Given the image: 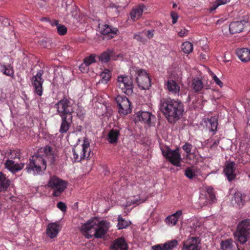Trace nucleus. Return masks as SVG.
<instances>
[{
    "label": "nucleus",
    "mask_w": 250,
    "mask_h": 250,
    "mask_svg": "<svg viewBox=\"0 0 250 250\" xmlns=\"http://www.w3.org/2000/svg\"><path fill=\"white\" fill-rule=\"evenodd\" d=\"M110 227L109 222L105 220H100L95 217L82 224L80 230L86 238L93 237L102 238L105 235Z\"/></svg>",
    "instance_id": "f257e3e1"
},
{
    "label": "nucleus",
    "mask_w": 250,
    "mask_h": 250,
    "mask_svg": "<svg viewBox=\"0 0 250 250\" xmlns=\"http://www.w3.org/2000/svg\"><path fill=\"white\" fill-rule=\"evenodd\" d=\"M160 110L169 122L178 120L184 112V105L178 100L162 99L160 101Z\"/></svg>",
    "instance_id": "f03ea898"
},
{
    "label": "nucleus",
    "mask_w": 250,
    "mask_h": 250,
    "mask_svg": "<svg viewBox=\"0 0 250 250\" xmlns=\"http://www.w3.org/2000/svg\"><path fill=\"white\" fill-rule=\"evenodd\" d=\"M46 168V162L42 157L40 155L34 156L30 159L26 167L28 173L33 175H40L43 173Z\"/></svg>",
    "instance_id": "7ed1b4c3"
},
{
    "label": "nucleus",
    "mask_w": 250,
    "mask_h": 250,
    "mask_svg": "<svg viewBox=\"0 0 250 250\" xmlns=\"http://www.w3.org/2000/svg\"><path fill=\"white\" fill-rule=\"evenodd\" d=\"M90 151L89 141L87 138H85L82 145H77L73 149L74 161L80 162L82 159L88 158Z\"/></svg>",
    "instance_id": "20e7f679"
},
{
    "label": "nucleus",
    "mask_w": 250,
    "mask_h": 250,
    "mask_svg": "<svg viewBox=\"0 0 250 250\" xmlns=\"http://www.w3.org/2000/svg\"><path fill=\"white\" fill-rule=\"evenodd\" d=\"M160 148L163 156L166 160L174 166H181L182 158L179 148L172 150L167 146H161Z\"/></svg>",
    "instance_id": "39448f33"
},
{
    "label": "nucleus",
    "mask_w": 250,
    "mask_h": 250,
    "mask_svg": "<svg viewBox=\"0 0 250 250\" xmlns=\"http://www.w3.org/2000/svg\"><path fill=\"white\" fill-rule=\"evenodd\" d=\"M117 87L127 95H131L133 92V80L129 76L120 75L117 79Z\"/></svg>",
    "instance_id": "423d86ee"
},
{
    "label": "nucleus",
    "mask_w": 250,
    "mask_h": 250,
    "mask_svg": "<svg viewBox=\"0 0 250 250\" xmlns=\"http://www.w3.org/2000/svg\"><path fill=\"white\" fill-rule=\"evenodd\" d=\"M57 111L61 117H70L74 112V109L77 106L71 103L67 99H62L59 101L55 105Z\"/></svg>",
    "instance_id": "0eeeda50"
},
{
    "label": "nucleus",
    "mask_w": 250,
    "mask_h": 250,
    "mask_svg": "<svg viewBox=\"0 0 250 250\" xmlns=\"http://www.w3.org/2000/svg\"><path fill=\"white\" fill-rule=\"evenodd\" d=\"M47 186L53 189L54 196H59L66 188L67 183L56 176H52L50 177Z\"/></svg>",
    "instance_id": "6e6552de"
},
{
    "label": "nucleus",
    "mask_w": 250,
    "mask_h": 250,
    "mask_svg": "<svg viewBox=\"0 0 250 250\" xmlns=\"http://www.w3.org/2000/svg\"><path fill=\"white\" fill-rule=\"evenodd\" d=\"M135 71L137 74L136 81L139 87L143 89H148L151 85L148 74L144 69L135 68Z\"/></svg>",
    "instance_id": "1a4fd4ad"
},
{
    "label": "nucleus",
    "mask_w": 250,
    "mask_h": 250,
    "mask_svg": "<svg viewBox=\"0 0 250 250\" xmlns=\"http://www.w3.org/2000/svg\"><path fill=\"white\" fill-rule=\"evenodd\" d=\"M115 99L120 114L125 115L131 112V103L126 97L118 95Z\"/></svg>",
    "instance_id": "9d476101"
},
{
    "label": "nucleus",
    "mask_w": 250,
    "mask_h": 250,
    "mask_svg": "<svg viewBox=\"0 0 250 250\" xmlns=\"http://www.w3.org/2000/svg\"><path fill=\"white\" fill-rule=\"evenodd\" d=\"M201 241L197 237L188 238L183 243L182 250H201Z\"/></svg>",
    "instance_id": "9b49d317"
},
{
    "label": "nucleus",
    "mask_w": 250,
    "mask_h": 250,
    "mask_svg": "<svg viewBox=\"0 0 250 250\" xmlns=\"http://www.w3.org/2000/svg\"><path fill=\"white\" fill-rule=\"evenodd\" d=\"M43 74V71L40 70L37 74L33 77L32 83L35 87V91L39 96H41L42 93V83L44 80L42 76Z\"/></svg>",
    "instance_id": "f8f14e48"
},
{
    "label": "nucleus",
    "mask_w": 250,
    "mask_h": 250,
    "mask_svg": "<svg viewBox=\"0 0 250 250\" xmlns=\"http://www.w3.org/2000/svg\"><path fill=\"white\" fill-rule=\"evenodd\" d=\"M178 245L176 240L168 241L163 244H159L152 246V250H172Z\"/></svg>",
    "instance_id": "ddd939ff"
},
{
    "label": "nucleus",
    "mask_w": 250,
    "mask_h": 250,
    "mask_svg": "<svg viewBox=\"0 0 250 250\" xmlns=\"http://www.w3.org/2000/svg\"><path fill=\"white\" fill-rule=\"evenodd\" d=\"M100 32L103 35H107L109 38H112L116 36L119 33L116 28H111L107 24L99 25Z\"/></svg>",
    "instance_id": "4468645a"
},
{
    "label": "nucleus",
    "mask_w": 250,
    "mask_h": 250,
    "mask_svg": "<svg viewBox=\"0 0 250 250\" xmlns=\"http://www.w3.org/2000/svg\"><path fill=\"white\" fill-rule=\"evenodd\" d=\"M249 24V23L245 21H234L231 22L229 26L230 33L236 34L243 31L245 27Z\"/></svg>",
    "instance_id": "2eb2a0df"
},
{
    "label": "nucleus",
    "mask_w": 250,
    "mask_h": 250,
    "mask_svg": "<svg viewBox=\"0 0 250 250\" xmlns=\"http://www.w3.org/2000/svg\"><path fill=\"white\" fill-rule=\"evenodd\" d=\"M165 88L169 93L174 96L180 95V87L179 84L173 80H168L165 84Z\"/></svg>",
    "instance_id": "dca6fc26"
},
{
    "label": "nucleus",
    "mask_w": 250,
    "mask_h": 250,
    "mask_svg": "<svg viewBox=\"0 0 250 250\" xmlns=\"http://www.w3.org/2000/svg\"><path fill=\"white\" fill-rule=\"evenodd\" d=\"M61 230V227L57 223H51L48 225L46 229V234L50 238H54L57 236Z\"/></svg>",
    "instance_id": "f3484780"
},
{
    "label": "nucleus",
    "mask_w": 250,
    "mask_h": 250,
    "mask_svg": "<svg viewBox=\"0 0 250 250\" xmlns=\"http://www.w3.org/2000/svg\"><path fill=\"white\" fill-rule=\"evenodd\" d=\"M224 173L229 181L233 180L236 176V167L234 162H229L226 165Z\"/></svg>",
    "instance_id": "a211bd4d"
},
{
    "label": "nucleus",
    "mask_w": 250,
    "mask_h": 250,
    "mask_svg": "<svg viewBox=\"0 0 250 250\" xmlns=\"http://www.w3.org/2000/svg\"><path fill=\"white\" fill-rule=\"evenodd\" d=\"M154 116L149 112L139 111L136 113V121H141L147 124L151 123V121Z\"/></svg>",
    "instance_id": "6ab92c4d"
},
{
    "label": "nucleus",
    "mask_w": 250,
    "mask_h": 250,
    "mask_svg": "<svg viewBox=\"0 0 250 250\" xmlns=\"http://www.w3.org/2000/svg\"><path fill=\"white\" fill-rule=\"evenodd\" d=\"M145 6L143 4L139 5L134 7L130 13V16L133 21L139 19L144 12Z\"/></svg>",
    "instance_id": "aec40b11"
},
{
    "label": "nucleus",
    "mask_w": 250,
    "mask_h": 250,
    "mask_svg": "<svg viewBox=\"0 0 250 250\" xmlns=\"http://www.w3.org/2000/svg\"><path fill=\"white\" fill-rule=\"evenodd\" d=\"M5 167L11 172L14 173L22 169L24 163L18 164L12 160H7L5 163Z\"/></svg>",
    "instance_id": "412c9836"
},
{
    "label": "nucleus",
    "mask_w": 250,
    "mask_h": 250,
    "mask_svg": "<svg viewBox=\"0 0 250 250\" xmlns=\"http://www.w3.org/2000/svg\"><path fill=\"white\" fill-rule=\"evenodd\" d=\"M246 196L241 192H236L231 199V204L233 206L241 208L245 203Z\"/></svg>",
    "instance_id": "4be33fe9"
},
{
    "label": "nucleus",
    "mask_w": 250,
    "mask_h": 250,
    "mask_svg": "<svg viewBox=\"0 0 250 250\" xmlns=\"http://www.w3.org/2000/svg\"><path fill=\"white\" fill-rule=\"evenodd\" d=\"M182 214V211L179 210L172 214L167 216L165 219L167 225L170 227L175 226Z\"/></svg>",
    "instance_id": "5701e85b"
},
{
    "label": "nucleus",
    "mask_w": 250,
    "mask_h": 250,
    "mask_svg": "<svg viewBox=\"0 0 250 250\" xmlns=\"http://www.w3.org/2000/svg\"><path fill=\"white\" fill-rule=\"evenodd\" d=\"M41 152H43L42 157L44 158L45 161H48L50 163L54 162L55 160L54 154L51 149V148L49 146H45L40 149Z\"/></svg>",
    "instance_id": "b1692460"
},
{
    "label": "nucleus",
    "mask_w": 250,
    "mask_h": 250,
    "mask_svg": "<svg viewBox=\"0 0 250 250\" xmlns=\"http://www.w3.org/2000/svg\"><path fill=\"white\" fill-rule=\"evenodd\" d=\"M127 245L125 239L120 238L114 241L110 246V250H127Z\"/></svg>",
    "instance_id": "393cba45"
},
{
    "label": "nucleus",
    "mask_w": 250,
    "mask_h": 250,
    "mask_svg": "<svg viewBox=\"0 0 250 250\" xmlns=\"http://www.w3.org/2000/svg\"><path fill=\"white\" fill-rule=\"evenodd\" d=\"M236 55L242 62H246L250 61V50L247 48L237 49Z\"/></svg>",
    "instance_id": "a878e982"
},
{
    "label": "nucleus",
    "mask_w": 250,
    "mask_h": 250,
    "mask_svg": "<svg viewBox=\"0 0 250 250\" xmlns=\"http://www.w3.org/2000/svg\"><path fill=\"white\" fill-rule=\"evenodd\" d=\"M62 123L60 126V132L62 133H66L69 129L72 120V116L70 117H61Z\"/></svg>",
    "instance_id": "bb28decb"
},
{
    "label": "nucleus",
    "mask_w": 250,
    "mask_h": 250,
    "mask_svg": "<svg viewBox=\"0 0 250 250\" xmlns=\"http://www.w3.org/2000/svg\"><path fill=\"white\" fill-rule=\"evenodd\" d=\"M215 196L213 194L208 190V193L206 195L201 194L199 197V200L201 204L203 205H207L214 202Z\"/></svg>",
    "instance_id": "cd10ccee"
},
{
    "label": "nucleus",
    "mask_w": 250,
    "mask_h": 250,
    "mask_svg": "<svg viewBox=\"0 0 250 250\" xmlns=\"http://www.w3.org/2000/svg\"><path fill=\"white\" fill-rule=\"evenodd\" d=\"M10 184V180L6 175L0 172V192L5 191Z\"/></svg>",
    "instance_id": "c85d7f7f"
},
{
    "label": "nucleus",
    "mask_w": 250,
    "mask_h": 250,
    "mask_svg": "<svg viewBox=\"0 0 250 250\" xmlns=\"http://www.w3.org/2000/svg\"><path fill=\"white\" fill-rule=\"evenodd\" d=\"M249 234L250 233L237 230L234 233V236L236 241H239L240 243L244 244L247 242Z\"/></svg>",
    "instance_id": "c756f323"
},
{
    "label": "nucleus",
    "mask_w": 250,
    "mask_h": 250,
    "mask_svg": "<svg viewBox=\"0 0 250 250\" xmlns=\"http://www.w3.org/2000/svg\"><path fill=\"white\" fill-rule=\"evenodd\" d=\"M147 199V197L143 195L135 196L132 198L129 199L127 203L129 205H138L145 202Z\"/></svg>",
    "instance_id": "7c9ffc66"
},
{
    "label": "nucleus",
    "mask_w": 250,
    "mask_h": 250,
    "mask_svg": "<svg viewBox=\"0 0 250 250\" xmlns=\"http://www.w3.org/2000/svg\"><path fill=\"white\" fill-rule=\"evenodd\" d=\"M119 136V131L117 129H111L108 133V140L110 144L117 142Z\"/></svg>",
    "instance_id": "2f4dec72"
},
{
    "label": "nucleus",
    "mask_w": 250,
    "mask_h": 250,
    "mask_svg": "<svg viewBox=\"0 0 250 250\" xmlns=\"http://www.w3.org/2000/svg\"><path fill=\"white\" fill-rule=\"evenodd\" d=\"M238 230L243 232L250 233V219H247L242 221L238 225Z\"/></svg>",
    "instance_id": "473e14b6"
},
{
    "label": "nucleus",
    "mask_w": 250,
    "mask_h": 250,
    "mask_svg": "<svg viewBox=\"0 0 250 250\" xmlns=\"http://www.w3.org/2000/svg\"><path fill=\"white\" fill-rule=\"evenodd\" d=\"M0 66L1 71L3 74L8 76H13L14 75V70L11 65L0 64Z\"/></svg>",
    "instance_id": "72a5a7b5"
},
{
    "label": "nucleus",
    "mask_w": 250,
    "mask_h": 250,
    "mask_svg": "<svg viewBox=\"0 0 250 250\" xmlns=\"http://www.w3.org/2000/svg\"><path fill=\"white\" fill-rule=\"evenodd\" d=\"M220 247L222 250H232L233 242L231 239L222 241L220 243Z\"/></svg>",
    "instance_id": "f704fd0d"
},
{
    "label": "nucleus",
    "mask_w": 250,
    "mask_h": 250,
    "mask_svg": "<svg viewBox=\"0 0 250 250\" xmlns=\"http://www.w3.org/2000/svg\"><path fill=\"white\" fill-rule=\"evenodd\" d=\"M111 76L110 71L107 69H105L100 74L101 79L99 83H106L110 80Z\"/></svg>",
    "instance_id": "c9c22d12"
},
{
    "label": "nucleus",
    "mask_w": 250,
    "mask_h": 250,
    "mask_svg": "<svg viewBox=\"0 0 250 250\" xmlns=\"http://www.w3.org/2000/svg\"><path fill=\"white\" fill-rule=\"evenodd\" d=\"M191 86L195 92L201 91L203 88V83L202 81L198 78L194 79L192 81Z\"/></svg>",
    "instance_id": "e433bc0d"
},
{
    "label": "nucleus",
    "mask_w": 250,
    "mask_h": 250,
    "mask_svg": "<svg viewBox=\"0 0 250 250\" xmlns=\"http://www.w3.org/2000/svg\"><path fill=\"white\" fill-rule=\"evenodd\" d=\"M118 221L117 227L119 229L126 228L129 226L131 223L130 221L124 219L121 215H119L118 217Z\"/></svg>",
    "instance_id": "4c0bfd02"
},
{
    "label": "nucleus",
    "mask_w": 250,
    "mask_h": 250,
    "mask_svg": "<svg viewBox=\"0 0 250 250\" xmlns=\"http://www.w3.org/2000/svg\"><path fill=\"white\" fill-rule=\"evenodd\" d=\"M182 50L186 54H189L193 50V44L189 42H185L181 45Z\"/></svg>",
    "instance_id": "58836bf2"
},
{
    "label": "nucleus",
    "mask_w": 250,
    "mask_h": 250,
    "mask_svg": "<svg viewBox=\"0 0 250 250\" xmlns=\"http://www.w3.org/2000/svg\"><path fill=\"white\" fill-rule=\"evenodd\" d=\"M112 54V51L108 50L103 53L99 57V60L102 62H108L110 58L111 57V54Z\"/></svg>",
    "instance_id": "ea45409f"
},
{
    "label": "nucleus",
    "mask_w": 250,
    "mask_h": 250,
    "mask_svg": "<svg viewBox=\"0 0 250 250\" xmlns=\"http://www.w3.org/2000/svg\"><path fill=\"white\" fill-rule=\"evenodd\" d=\"M209 126L210 127V130L214 131L216 130L218 126L217 119L215 117H212L208 120Z\"/></svg>",
    "instance_id": "a19ab883"
},
{
    "label": "nucleus",
    "mask_w": 250,
    "mask_h": 250,
    "mask_svg": "<svg viewBox=\"0 0 250 250\" xmlns=\"http://www.w3.org/2000/svg\"><path fill=\"white\" fill-rule=\"evenodd\" d=\"M177 33L178 37L183 38L189 34V30L185 27H181L177 30Z\"/></svg>",
    "instance_id": "79ce46f5"
},
{
    "label": "nucleus",
    "mask_w": 250,
    "mask_h": 250,
    "mask_svg": "<svg viewBox=\"0 0 250 250\" xmlns=\"http://www.w3.org/2000/svg\"><path fill=\"white\" fill-rule=\"evenodd\" d=\"M185 175L189 179H192L196 175L195 169L193 167H188L186 169Z\"/></svg>",
    "instance_id": "37998d69"
},
{
    "label": "nucleus",
    "mask_w": 250,
    "mask_h": 250,
    "mask_svg": "<svg viewBox=\"0 0 250 250\" xmlns=\"http://www.w3.org/2000/svg\"><path fill=\"white\" fill-rule=\"evenodd\" d=\"M209 74L215 83L218 85L219 87L222 88L224 86L223 83L220 80V79L211 71H209Z\"/></svg>",
    "instance_id": "c03bdc74"
},
{
    "label": "nucleus",
    "mask_w": 250,
    "mask_h": 250,
    "mask_svg": "<svg viewBox=\"0 0 250 250\" xmlns=\"http://www.w3.org/2000/svg\"><path fill=\"white\" fill-rule=\"evenodd\" d=\"M95 55L91 54L89 56L85 58L83 62L85 63L86 64L89 66V65L95 62Z\"/></svg>",
    "instance_id": "a18cd8bd"
},
{
    "label": "nucleus",
    "mask_w": 250,
    "mask_h": 250,
    "mask_svg": "<svg viewBox=\"0 0 250 250\" xmlns=\"http://www.w3.org/2000/svg\"><path fill=\"white\" fill-rule=\"evenodd\" d=\"M58 33L60 35H64L67 32V28L63 25L59 24L57 27Z\"/></svg>",
    "instance_id": "49530a36"
},
{
    "label": "nucleus",
    "mask_w": 250,
    "mask_h": 250,
    "mask_svg": "<svg viewBox=\"0 0 250 250\" xmlns=\"http://www.w3.org/2000/svg\"><path fill=\"white\" fill-rule=\"evenodd\" d=\"M182 148L188 154H190L192 146L190 144L187 143L183 146Z\"/></svg>",
    "instance_id": "de8ad7c7"
},
{
    "label": "nucleus",
    "mask_w": 250,
    "mask_h": 250,
    "mask_svg": "<svg viewBox=\"0 0 250 250\" xmlns=\"http://www.w3.org/2000/svg\"><path fill=\"white\" fill-rule=\"evenodd\" d=\"M79 69L82 72L85 73L88 71L89 67L85 63L83 62L79 66Z\"/></svg>",
    "instance_id": "09e8293b"
},
{
    "label": "nucleus",
    "mask_w": 250,
    "mask_h": 250,
    "mask_svg": "<svg viewBox=\"0 0 250 250\" xmlns=\"http://www.w3.org/2000/svg\"><path fill=\"white\" fill-rule=\"evenodd\" d=\"M57 207L61 210L62 212H65L66 210V206L65 204L62 202H59L57 204Z\"/></svg>",
    "instance_id": "8fccbe9b"
},
{
    "label": "nucleus",
    "mask_w": 250,
    "mask_h": 250,
    "mask_svg": "<svg viewBox=\"0 0 250 250\" xmlns=\"http://www.w3.org/2000/svg\"><path fill=\"white\" fill-rule=\"evenodd\" d=\"M219 5L218 4V3L216 2V1H215L212 5V6L209 8V11L211 13L213 11H214L216 9H217L218 8V7H219Z\"/></svg>",
    "instance_id": "3c124183"
},
{
    "label": "nucleus",
    "mask_w": 250,
    "mask_h": 250,
    "mask_svg": "<svg viewBox=\"0 0 250 250\" xmlns=\"http://www.w3.org/2000/svg\"><path fill=\"white\" fill-rule=\"evenodd\" d=\"M171 16L172 19V22L173 24H175L177 21V19L178 18V16L176 13L173 12V13H171Z\"/></svg>",
    "instance_id": "603ef678"
},
{
    "label": "nucleus",
    "mask_w": 250,
    "mask_h": 250,
    "mask_svg": "<svg viewBox=\"0 0 250 250\" xmlns=\"http://www.w3.org/2000/svg\"><path fill=\"white\" fill-rule=\"evenodd\" d=\"M230 0H216V2L218 3L219 6L221 5H224L229 2Z\"/></svg>",
    "instance_id": "864d4df0"
},
{
    "label": "nucleus",
    "mask_w": 250,
    "mask_h": 250,
    "mask_svg": "<svg viewBox=\"0 0 250 250\" xmlns=\"http://www.w3.org/2000/svg\"><path fill=\"white\" fill-rule=\"evenodd\" d=\"M153 30H148L146 33V36L148 39H151L153 36Z\"/></svg>",
    "instance_id": "5fc2aeb1"
},
{
    "label": "nucleus",
    "mask_w": 250,
    "mask_h": 250,
    "mask_svg": "<svg viewBox=\"0 0 250 250\" xmlns=\"http://www.w3.org/2000/svg\"><path fill=\"white\" fill-rule=\"evenodd\" d=\"M77 108L80 110V112L77 111V114L78 116L81 117L83 115V112L81 108L79 107H77Z\"/></svg>",
    "instance_id": "6e6d98bb"
},
{
    "label": "nucleus",
    "mask_w": 250,
    "mask_h": 250,
    "mask_svg": "<svg viewBox=\"0 0 250 250\" xmlns=\"http://www.w3.org/2000/svg\"><path fill=\"white\" fill-rule=\"evenodd\" d=\"M51 24L52 26H56V27L58 26V25L59 24L58 21L57 20H53L51 21Z\"/></svg>",
    "instance_id": "4d7b16f0"
},
{
    "label": "nucleus",
    "mask_w": 250,
    "mask_h": 250,
    "mask_svg": "<svg viewBox=\"0 0 250 250\" xmlns=\"http://www.w3.org/2000/svg\"><path fill=\"white\" fill-rule=\"evenodd\" d=\"M134 38L135 39H136L137 41H140V42H142L143 41V39H142V38L139 35H136L134 36Z\"/></svg>",
    "instance_id": "13d9d810"
},
{
    "label": "nucleus",
    "mask_w": 250,
    "mask_h": 250,
    "mask_svg": "<svg viewBox=\"0 0 250 250\" xmlns=\"http://www.w3.org/2000/svg\"><path fill=\"white\" fill-rule=\"evenodd\" d=\"M176 6H177V5H176V3H173V7H175Z\"/></svg>",
    "instance_id": "bf43d9fd"
}]
</instances>
